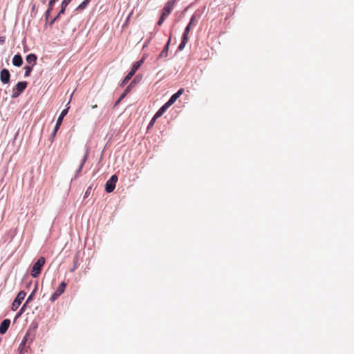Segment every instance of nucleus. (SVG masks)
<instances>
[{"mask_svg":"<svg viewBox=\"0 0 354 354\" xmlns=\"http://www.w3.org/2000/svg\"><path fill=\"white\" fill-rule=\"evenodd\" d=\"M45 258L39 257L37 261L34 263L31 269V276L34 278L39 276L41 272V268L45 263Z\"/></svg>","mask_w":354,"mask_h":354,"instance_id":"1","label":"nucleus"},{"mask_svg":"<svg viewBox=\"0 0 354 354\" xmlns=\"http://www.w3.org/2000/svg\"><path fill=\"white\" fill-rule=\"evenodd\" d=\"M27 87V82L25 81L19 82L15 86V88L13 89L12 97L16 98Z\"/></svg>","mask_w":354,"mask_h":354,"instance_id":"2","label":"nucleus"},{"mask_svg":"<svg viewBox=\"0 0 354 354\" xmlns=\"http://www.w3.org/2000/svg\"><path fill=\"white\" fill-rule=\"evenodd\" d=\"M68 109L69 108L67 107V108L64 109V110H62V111L61 112L59 116L58 117V118L57 120L56 124H55V127L54 128V130L51 133V136L52 137H54L56 135L57 131H58L60 125L62 123L64 118L65 117V115L67 114V113L68 111Z\"/></svg>","mask_w":354,"mask_h":354,"instance_id":"3","label":"nucleus"},{"mask_svg":"<svg viewBox=\"0 0 354 354\" xmlns=\"http://www.w3.org/2000/svg\"><path fill=\"white\" fill-rule=\"evenodd\" d=\"M117 180L118 177L116 175L111 176L109 180H107L105 184V191L107 193H111L114 190Z\"/></svg>","mask_w":354,"mask_h":354,"instance_id":"4","label":"nucleus"},{"mask_svg":"<svg viewBox=\"0 0 354 354\" xmlns=\"http://www.w3.org/2000/svg\"><path fill=\"white\" fill-rule=\"evenodd\" d=\"M26 295V293L23 290L20 291L18 293L17 297L14 300L12 305V310H16L19 307V306L21 304V301L24 299Z\"/></svg>","mask_w":354,"mask_h":354,"instance_id":"5","label":"nucleus"},{"mask_svg":"<svg viewBox=\"0 0 354 354\" xmlns=\"http://www.w3.org/2000/svg\"><path fill=\"white\" fill-rule=\"evenodd\" d=\"M66 286V283L64 281H62L55 292L52 295L50 300L52 302H54L62 293H64Z\"/></svg>","mask_w":354,"mask_h":354,"instance_id":"6","label":"nucleus"},{"mask_svg":"<svg viewBox=\"0 0 354 354\" xmlns=\"http://www.w3.org/2000/svg\"><path fill=\"white\" fill-rule=\"evenodd\" d=\"M175 1L176 0H169L167 2L162 10V15L163 16L167 17L171 13V10H173Z\"/></svg>","mask_w":354,"mask_h":354,"instance_id":"7","label":"nucleus"},{"mask_svg":"<svg viewBox=\"0 0 354 354\" xmlns=\"http://www.w3.org/2000/svg\"><path fill=\"white\" fill-rule=\"evenodd\" d=\"M10 74L8 69L3 68L0 72V80L3 84H8L10 82Z\"/></svg>","mask_w":354,"mask_h":354,"instance_id":"8","label":"nucleus"},{"mask_svg":"<svg viewBox=\"0 0 354 354\" xmlns=\"http://www.w3.org/2000/svg\"><path fill=\"white\" fill-rule=\"evenodd\" d=\"M88 148L86 147V150H85V153L84 154V156H83V158L81 160V162H80V167H79L78 169L76 171V174H75V178H77V175L81 172V171L82 169V167H83L85 162L86 161V160L88 158Z\"/></svg>","mask_w":354,"mask_h":354,"instance_id":"9","label":"nucleus"},{"mask_svg":"<svg viewBox=\"0 0 354 354\" xmlns=\"http://www.w3.org/2000/svg\"><path fill=\"white\" fill-rule=\"evenodd\" d=\"M10 324V320L8 319H5L2 321L0 324V334L3 335L6 333L8 328H9Z\"/></svg>","mask_w":354,"mask_h":354,"instance_id":"10","label":"nucleus"},{"mask_svg":"<svg viewBox=\"0 0 354 354\" xmlns=\"http://www.w3.org/2000/svg\"><path fill=\"white\" fill-rule=\"evenodd\" d=\"M57 1V0H50V1L48 3V8L45 12V18L47 21L49 19L50 12L52 11L53 6Z\"/></svg>","mask_w":354,"mask_h":354,"instance_id":"11","label":"nucleus"},{"mask_svg":"<svg viewBox=\"0 0 354 354\" xmlns=\"http://www.w3.org/2000/svg\"><path fill=\"white\" fill-rule=\"evenodd\" d=\"M12 64L17 67H20L23 64V59L21 55L17 54L13 57Z\"/></svg>","mask_w":354,"mask_h":354,"instance_id":"12","label":"nucleus"},{"mask_svg":"<svg viewBox=\"0 0 354 354\" xmlns=\"http://www.w3.org/2000/svg\"><path fill=\"white\" fill-rule=\"evenodd\" d=\"M170 41L171 37H169V41L167 42L166 45L165 46L163 50L160 53L158 58L166 57L167 56Z\"/></svg>","mask_w":354,"mask_h":354,"instance_id":"13","label":"nucleus"},{"mask_svg":"<svg viewBox=\"0 0 354 354\" xmlns=\"http://www.w3.org/2000/svg\"><path fill=\"white\" fill-rule=\"evenodd\" d=\"M26 62L33 66L37 62V57L35 54L30 53L26 56Z\"/></svg>","mask_w":354,"mask_h":354,"instance_id":"14","label":"nucleus"},{"mask_svg":"<svg viewBox=\"0 0 354 354\" xmlns=\"http://www.w3.org/2000/svg\"><path fill=\"white\" fill-rule=\"evenodd\" d=\"M184 91L183 88H180L176 93L173 94L169 98L170 102L173 104L177 100V99L183 94Z\"/></svg>","mask_w":354,"mask_h":354,"instance_id":"15","label":"nucleus"},{"mask_svg":"<svg viewBox=\"0 0 354 354\" xmlns=\"http://www.w3.org/2000/svg\"><path fill=\"white\" fill-rule=\"evenodd\" d=\"M36 290H37V286H35V289L32 290V292L30 293V295L28 296V299H27V300H26V301L25 304H24V306H23L21 307V308L20 309V313H19V314H21V313L24 311V308H25V307H26V304H28V302H30V301L32 299L33 296H34V295L35 294Z\"/></svg>","mask_w":354,"mask_h":354,"instance_id":"16","label":"nucleus"},{"mask_svg":"<svg viewBox=\"0 0 354 354\" xmlns=\"http://www.w3.org/2000/svg\"><path fill=\"white\" fill-rule=\"evenodd\" d=\"M143 62H144L143 58L141 59L140 60L135 62L131 69V71L135 74L136 71L141 66V65L143 64Z\"/></svg>","mask_w":354,"mask_h":354,"instance_id":"17","label":"nucleus"},{"mask_svg":"<svg viewBox=\"0 0 354 354\" xmlns=\"http://www.w3.org/2000/svg\"><path fill=\"white\" fill-rule=\"evenodd\" d=\"M71 0H63L61 5V10L59 12V15L64 13L66 8L71 3Z\"/></svg>","mask_w":354,"mask_h":354,"instance_id":"18","label":"nucleus"},{"mask_svg":"<svg viewBox=\"0 0 354 354\" xmlns=\"http://www.w3.org/2000/svg\"><path fill=\"white\" fill-rule=\"evenodd\" d=\"M133 84V82L130 84V85L129 86H127L126 88V89L124 90V91L123 92V93L120 95V97H119V99L115 102V106H117L120 102L126 96V95L130 91V87L131 86V84Z\"/></svg>","mask_w":354,"mask_h":354,"instance_id":"19","label":"nucleus"},{"mask_svg":"<svg viewBox=\"0 0 354 354\" xmlns=\"http://www.w3.org/2000/svg\"><path fill=\"white\" fill-rule=\"evenodd\" d=\"M133 75L134 73L130 71L122 82L121 86H124L131 80Z\"/></svg>","mask_w":354,"mask_h":354,"instance_id":"20","label":"nucleus"},{"mask_svg":"<svg viewBox=\"0 0 354 354\" xmlns=\"http://www.w3.org/2000/svg\"><path fill=\"white\" fill-rule=\"evenodd\" d=\"M90 2V0H84V1H82L78 6L77 8H76V10H84L86 6L88 4V3Z\"/></svg>","mask_w":354,"mask_h":354,"instance_id":"21","label":"nucleus"},{"mask_svg":"<svg viewBox=\"0 0 354 354\" xmlns=\"http://www.w3.org/2000/svg\"><path fill=\"white\" fill-rule=\"evenodd\" d=\"M32 66H26L24 69L25 70L24 76L28 77L32 70Z\"/></svg>","mask_w":354,"mask_h":354,"instance_id":"22","label":"nucleus"},{"mask_svg":"<svg viewBox=\"0 0 354 354\" xmlns=\"http://www.w3.org/2000/svg\"><path fill=\"white\" fill-rule=\"evenodd\" d=\"M165 112V111L162 109V107L160 108V109L155 113V116H156L158 118L162 116V115Z\"/></svg>","mask_w":354,"mask_h":354,"instance_id":"23","label":"nucleus"},{"mask_svg":"<svg viewBox=\"0 0 354 354\" xmlns=\"http://www.w3.org/2000/svg\"><path fill=\"white\" fill-rule=\"evenodd\" d=\"M187 43V41H181L180 44H179L178 47V49L179 50H183L185 46H186V44Z\"/></svg>","mask_w":354,"mask_h":354,"instance_id":"24","label":"nucleus"},{"mask_svg":"<svg viewBox=\"0 0 354 354\" xmlns=\"http://www.w3.org/2000/svg\"><path fill=\"white\" fill-rule=\"evenodd\" d=\"M173 103L170 102L169 100L162 106V109H163L164 111H166L171 105H172Z\"/></svg>","mask_w":354,"mask_h":354,"instance_id":"25","label":"nucleus"},{"mask_svg":"<svg viewBox=\"0 0 354 354\" xmlns=\"http://www.w3.org/2000/svg\"><path fill=\"white\" fill-rule=\"evenodd\" d=\"M173 103L170 102L169 100L162 106V109H163L164 111H166L171 105H172Z\"/></svg>","mask_w":354,"mask_h":354,"instance_id":"26","label":"nucleus"},{"mask_svg":"<svg viewBox=\"0 0 354 354\" xmlns=\"http://www.w3.org/2000/svg\"><path fill=\"white\" fill-rule=\"evenodd\" d=\"M158 119V118L155 115H153V117L152 118V119L151 120L149 125H148V129H149L151 127H152L153 125V124L155 123L156 120Z\"/></svg>","mask_w":354,"mask_h":354,"instance_id":"27","label":"nucleus"},{"mask_svg":"<svg viewBox=\"0 0 354 354\" xmlns=\"http://www.w3.org/2000/svg\"><path fill=\"white\" fill-rule=\"evenodd\" d=\"M26 336L24 337V339L22 340L21 343L20 344L19 346V350H20V351H22V349L26 344Z\"/></svg>","mask_w":354,"mask_h":354,"instance_id":"28","label":"nucleus"},{"mask_svg":"<svg viewBox=\"0 0 354 354\" xmlns=\"http://www.w3.org/2000/svg\"><path fill=\"white\" fill-rule=\"evenodd\" d=\"M26 336L24 337V339L22 340L21 343L20 344L19 346V350H20V351H22V349L26 344Z\"/></svg>","mask_w":354,"mask_h":354,"instance_id":"29","label":"nucleus"},{"mask_svg":"<svg viewBox=\"0 0 354 354\" xmlns=\"http://www.w3.org/2000/svg\"><path fill=\"white\" fill-rule=\"evenodd\" d=\"M26 336L24 337V339L22 340L21 343L20 344L19 346V350H20V351H22V349L26 344Z\"/></svg>","mask_w":354,"mask_h":354,"instance_id":"30","label":"nucleus"},{"mask_svg":"<svg viewBox=\"0 0 354 354\" xmlns=\"http://www.w3.org/2000/svg\"><path fill=\"white\" fill-rule=\"evenodd\" d=\"M165 17H166L165 16H163L162 15H161V17H160V18L159 19V20L158 21V26H161L162 24V23L165 21Z\"/></svg>","mask_w":354,"mask_h":354,"instance_id":"31","label":"nucleus"},{"mask_svg":"<svg viewBox=\"0 0 354 354\" xmlns=\"http://www.w3.org/2000/svg\"><path fill=\"white\" fill-rule=\"evenodd\" d=\"M188 35H189V33H186V32L184 31V32L183 34V37H182V40L188 41V39H189Z\"/></svg>","mask_w":354,"mask_h":354,"instance_id":"32","label":"nucleus"},{"mask_svg":"<svg viewBox=\"0 0 354 354\" xmlns=\"http://www.w3.org/2000/svg\"><path fill=\"white\" fill-rule=\"evenodd\" d=\"M60 17V15H59V14H57V15L54 17L53 19H52L50 21H49V24L50 26H52L55 21Z\"/></svg>","mask_w":354,"mask_h":354,"instance_id":"33","label":"nucleus"},{"mask_svg":"<svg viewBox=\"0 0 354 354\" xmlns=\"http://www.w3.org/2000/svg\"><path fill=\"white\" fill-rule=\"evenodd\" d=\"M195 19H196V17L194 15H193L192 17H191V19H190V21L189 23L188 24V25L189 26H192L194 24V21H195Z\"/></svg>","mask_w":354,"mask_h":354,"instance_id":"34","label":"nucleus"},{"mask_svg":"<svg viewBox=\"0 0 354 354\" xmlns=\"http://www.w3.org/2000/svg\"><path fill=\"white\" fill-rule=\"evenodd\" d=\"M190 28H191V26L187 25L185 29V32H186V33H189L190 31Z\"/></svg>","mask_w":354,"mask_h":354,"instance_id":"35","label":"nucleus"},{"mask_svg":"<svg viewBox=\"0 0 354 354\" xmlns=\"http://www.w3.org/2000/svg\"><path fill=\"white\" fill-rule=\"evenodd\" d=\"M3 41L2 37H0V42Z\"/></svg>","mask_w":354,"mask_h":354,"instance_id":"36","label":"nucleus"},{"mask_svg":"<svg viewBox=\"0 0 354 354\" xmlns=\"http://www.w3.org/2000/svg\"><path fill=\"white\" fill-rule=\"evenodd\" d=\"M96 107H97V105H94V106H93L92 108L94 109V108H96Z\"/></svg>","mask_w":354,"mask_h":354,"instance_id":"37","label":"nucleus"},{"mask_svg":"<svg viewBox=\"0 0 354 354\" xmlns=\"http://www.w3.org/2000/svg\"><path fill=\"white\" fill-rule=\"evenodd\" d=\"M19 354H23V353H22V351H20V353H19Z\"/></svg>","mask_w":354,"mask_h":354,"instance_id":"38","label":"nucleus"}]
</instances>
